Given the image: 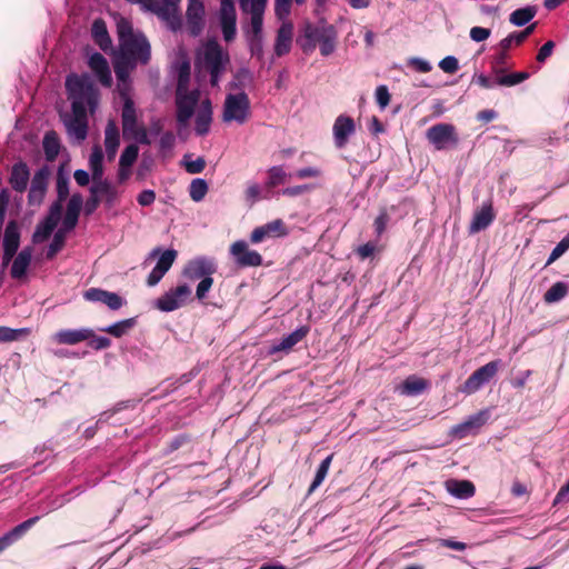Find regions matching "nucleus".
Returning <instances> with one entry per match:
<instances>
[{"instance_id": "nucleus-1", "label": "nucleus", "mask_w": 569, "mask_h": 569, "mask_svg": "<svg viewBox=\"0 0 569 569\" xmlns=\"http://www.w3.org/2000/svg\"><path fill=\"white\" fill-rule=\"evenodd\" d=\"M68 99L71 101V114H61L67 132L78 143L88 134L87 107L94 112L99 101V90L86 76L70 74L66 79Z\"/></svg>"}, {"instance_id": "nucleus-2", "label": "nucleus", "mask_w": 569, "mask_h": 569, "mask_svg": "<svg viewBox=\"0 0 569 569\" xmlns=\"http://www.w3.org/2000/svg\"><path fill=\"white\" fill-rule=\"evenodd\" d=\"M119 57L134 63L147 66L151 60V46L141 31H134L131 23L122 20L118 23Z\"/></svg>"}, {"instance_id": "nucleus-3", "label": "nucleus", "mask_w": 569, "mask_h": 569, "mask_svg": "<svg viewBox=\"0 0 569 569\" xmlns=\"http://www.w3.org/2000/svg\"><path fill=\"white\" fill-rule=\"evenodd\" d=\"M303 34L308 40V46H302L305 51L315 49L317 43H319L320 53L323 57L330 56L336 50L337 31L332 24L326 22L307 23Z\"/></svg>"}, {"instance_id": "nucleus-4", "label": "nucleus", "mask_w": 569, "mask_h": 569, "mask_svg": "<svg viewBox=\"0 0 569 569\" xmlns=\"http://www.w3.org/2000/svg\"><path fill=\"white\" fill-rule=\"evenodd\" d=\"M230 62L229 53L214 40L208 41L203 50V66L210 73V83L217 87L221 74Z\"/></svg>"}, {"instance_id": "nucleus-5", "label": "nucleus", "mask_w": 569, "mask_h": 569, "mask_svg": "<svg viewBox=\"0 0 569 569\" xmlns=\"http://www.w3.org/2000/svg\"><path fill=\"white\" fill-rule=\"evenodd\" d=\"M250 114V99L246 92L229 93L226 97L222 112V120L224 122L236 121L239 124H243Z\"/></svg>"}, {"instance_id": "nucleus-6", "label": "nucleus", "mask_w": 569, "mask_h": 569, "mask_svg": "<svg viewBox=\"0 0 569 569\" xmlns=\"http://www.w3.org/2000/svg\"><path fill=\"white\" fill-rule=\"evenodd\" d=\"M501 368V360H492L475 370L468 379L458 387V392L470 396L490 382Z\"/></svg>"}, {"instance_id": "nucleus-7", "label": "nucleus", "mask_w": 569, "mask_h": 569, "mask_svg": "<svg viewBox=\"0 0 569 569\" xmlns=\"http://www.w3.org/2000/svg\"><path fill=\"white\" fill-rule=\"evenodd\" d=\"M427 140L436 150L456 148L459 143V137L456 127L451 123H437L426 131Z\"/></svg>"}, {"instance_id": "nucleus-8", "label": "nucleus", "mask_w": 569, "mask_h": 569, "mask_svg": "<svg viewBox=\"0 0 569 569\" xmlns=\"http://www.w3.org/2000/svg\"><path fill=\"white\" fill-rule=\"evenodd\" d=\"M191 298V288L187 283L170 288L154 301V307L163 312L174 311Z\"/></svg>"}, {"instance_id": "nucleus-9", "label": "nucleus", "mask_w": 569, "mask_h": 569, "mask_svg": "<svg viewBox=\"0 0 569 569\" xmlns=\"http://www.w3.org/2000/svg\"><path fill=\"white\" fill-rule=\"evenodd\" d=\"M181 0H152L151 12L166 21L171 30L181 26L179 3Z\"/></svg>"}, {"instance_id": "nucleus-10", "label": "nucleus", "mask_w": 569, "mask_h": 569, "mask_svg": "<svg viewBox=\"0 0 569 569\" xmlns=\"http://www.w3.org/2000/svg\"><path fill=\"white\" fill-rule=\"evenodd\" d=\"M219 22L224 41H233L237 34V13L232 0L221 1L219 10Z\"/></svg>"}, {"instance_id": "nucleus-11", "label": "nucleus", "mask_w": 569, "mask_h": 569, "mask_svg": "<svg viewBox=\"0 0 569 569\" xmlns=\"http://www.w3.org/2000/svg\"><path fill=\"white\" fill-rule=\"evenodd\" d=\"M230 253L234 258L238 267H259L262 264V256L256 251L249 249L246 241L239 240L230 246Z\"/></svg>"}, {"instance_id": "nucleus-12", "label": "nucleus", "mask_w": 569, "mask_h": 569, "mask_svg": "<svg viewBox=\"0 0 569 569\" xmlns=\"http://www.w3.org/2000/svg\"><path fill=\"white\" fill-rule=\"evenodd\" d=\"M120 97L123 100V107L121 112L122 120V132L126 139L132 138L134 133L141 128L138 126L137 112L134 102L127 94L126 90L120 89Z\"/></svg>"}, {"instance_id": "nucleus-13", "label": "nucleus", "mask_w": 569, "mask_h": 569, "mask_svg": "<svg viewBox=\"0 0 569 569\" xmlns=\"http://www.w3.org/2000/svg\"><path fill=\"white\" fill-rule=\"evenodd\" d=\"M199 94L197 91L182 92L177 91L176 106H177V121L180 126H187L190 118L193 116L194 108L198 102Z\"/></svg>"}, {"instance_id": "nucleus-14", "label": "nucleus", "mask_w": 569, "mask_h": 569, "mask_svg": "<svg viewBox=\"0 0 569 569\" xmlns=\"http://www.w3.org/2000/svg\"><path fill=\"white\" fill-rule=\"evenodd\" d=\"M217 271V264L212 259L200 257L190 260L183 269V276L189 280H198L211 277Z\"/></svg>"}, {"instance_id": "nucleus-15", "label": "nucleus", "mask_w": 569, "mask_h": 569, "mask_svg": "<svg viewBox=\"0 0 569 569\" xmlns=\"http://www.w3.org/2000/svg\"><path fill=\"white\" fill-rule=\"evenodd\" d=\"M495 218L496 213L493 210L492 201H485L481 204V207L475 211L473 217L468 227V232L470 234H475L487 229L492 223Z\"/></svg>"}, {"instance_id": "nucleus-16", "label": "nucleus", "mask_w": 569, "mask_h": 569, "mask_svg": "<svg viewBox=\"0 0 569 569\" xmlns=\"http://www.w3.org/2000/svg\"><path fill=\"white\" fill-rule=\"evenodd\" d=\"M288 234V228L281 219H276L263 226L257 227L250 234L252 243L262 242L267 238H279Z\"/></svg>"}, {"instance_id": "nucleus-17", "label": "nucleus", "mask_w": 569, "mask_h": 569, "mask_svg": "<svg viewBox=\"0 0 569 569\" xmlns=\"http://www.w3.org/2000/svg\"><path fill=\"white\" fill-rule=\"evenodd\" d=\"M333 140L335 146L339 149L343 148L349 140V137L355 133L356 124L351 117L340 114L333 123Z\"/></svg>"}, {"instance_id": "nucleus-18", "label": "nucleus", "mask_w": 569, "mask_h": 569, "mask_svg": "<svg viewBox=\"0 0 569 569\" xmlns=\"http://www.w3.org/2000/svg\"><path fill=\"white\" fill-rule=\"evenodd\" d=\"M83 298L92 302H101L108 306L111 310H119L124 300L116 292L107 291L100 288H90L84 291Z\"/></svg>"}, {"instance_id": "nucleus-19", "label": "nucleus", "mask_w": 569, "mask_h": 569, "mask_svg": "<svg viewBox=\"0 0 569 569\" xmlns=\"http://www.w3.org/2000/svg\"><path fill=\"white\" fill-rule=\"evenodd\" d=\"M267 0H252L251 7L246 12L250 13V26L247 30V38L262 37L263 12Z\"/></svg>"}, {"instance_id": "nucleus-20", "label": "nucleus", "mask_w": 569, "mask_h": 569, "mask_svg": "<svg viewBox=\"0 0 569 569\" xmlns=\"http://www.w3.org/2000/svg\"><path fill=\"white\" fill-rule=\"evenodd\" d=\"M204 7L200 0H189L187 8V26L192 36H198L203 28Z\"/></svg>"}, {"instance_id": "nucleus-21", "label": "nucleus", "mask_w": 569, "mask_h": 569, "mask_svg": "<svg viewBox=\"0 0 569 569\" xmlns=\"http://www.w3.org/2000/svg\"><path fill=\"white\" fill-rule=\"evenodd\" d=\"M429 387V380L416 375H410L395 388V391L401 396L413 397L423 393Z\"/></svg>"}, {"instance_id": "nucleus-22", "label": "nucleus", "mask_w": 569, "mask_h": 569, "mask_svg": "<svg viewBox=\"0 0 569 569\" xmlns=\"http://www.w3.org/2000/svg\"><path fill=\"white\" fill-rule=\"evenodd\" d=\"M93 337V330L89 328L62 329L53 335V340L59 345L73 346Z\"/></svg>"}, {"instance_id": "nucleus-23", "label": "nucleus", "mask_w": 569, "mask_h": 569, "mask_svg": "<svg viewBox=\"0 0 569 569\" xmlns=\"http://www.w3.org/2000/svg\"><path fill=\"white\" fill-rule=\"evenodd\" d=\"M83 206V198L81 193H73L67 203L66 214L62 221L61 229L71 231L76 228L79 216Z\"/></svg>"}, {"instance_id": "nucleus-24", "label": "nucleus", "mask_w": 569, "mask_h": 569, "mask_svg": "<svg viewBox=\"0 0 569 569\" xmlns=\"http://www.w3.org/2000/svg\"><path fill=\"white\" fill-rule=\"evenodd\" d=\"M310 328L308 326H301L292 331L287 337L282 338L280 342L271 346L269 353L274 355L278 352H289L297 343L302 341L309 333Z\"/></svg>"}, {"instance_id": "nucleus-25", "label": "nucleus", "mask_w": 569, "mask_h": 569, "mask_svg": "<svg viewBox=\"0 0 569 569\" xmlns=\"http://www.w3.org/2000/svg\"><path fill=\"white\" fill-rule=\"evenodd\" d=\"M90 69L96 73L100 83L104 87H110L112 77L108 60L99 52H94L88 62Z\"/></svg>"}, {"instance_id": "nucleus-26", "label": "nucleus", "mask_w": 569, "mask_h": 569, "mask_svg": "<svg viewBox=\"0 0 569 569\" xmlns=\"http://www.w3.org/2000/svg\"><path fill=\"white\" fill-rule=\"evenodd\" d=\"M30 179V171L26 162L19 161L12 166L9 177V183L17 192H23L27 189Z\"/></svg>"}, {"instance_id": "nucleus-27", "label": "nucleus", "mask_w": 569, "mask_h": 569, "mask_svg": "<svg viewBox=\"0 0 569 569\" xmlns=\"http://www.w3.org/2000/svg\"><path fill=\"white\" fill-rule=\"evenodd\" d=\"M33 248L24 247L13 259L10 274L13 279H22L27 274V270L32 260Z\"/></svg>"}, {"instance_id": "nucleus-28", "label": "nucleus", "mask_w": 569, "mask_h": 569, "mask_svg": "<svg viewBox=\"0 0 569 569\" xmlns=\"http://www.w3.org/2000/svg\"><path fill=\"white\" fill-rule=\"evenodd\" d=\"M113 68H114L116 77L119 81L118 90L119 91H120V89L126 90L127 94L129 96V91H130L129 78H130V73L137 68V64L118 56L114 61Z\"/></svg>"}, {"instance_id": "nucleus-29", "label": "nucleus", "mask_w": 569, "mask_h": 569, "mask_svg": "<svg viewBox=\"0 0 569 569\" xmlns=\"http://www.w3.org/2000/svg\"><path fill=\"white\" fill-rule=\"evenodd\" d=\"M40 517H32L20 525L16 526L13 529L8 531L6 535L0 537V552L11 546L16 540L21 538L34 523L39 521Z\"/></svg>"}, {"instance_id": "nucleus-30", "label": "nucleus", "mask_w": 569, "mask_h": 569, "mask_svg": "<svg viewBox=\"0 0 569 569\" xmlns=\"http://www.w3.org/2000/svg\"><path fill=\"white\" fill-rule=\"evenodd\" d=\"M40 517H32L20 525L16 526L13 529L8 531L6 535L0 537V552L11 546L16 540L21 538L34 523L39 521Z\"/></svg>"}, {"instance_id": "nucleus-31", "label": "nucleus", "mask_w": 569, "mask_h": 569, "mask_svg": "<svg viewBox=\"0 0 569 569\" xmlns=\"http://www.w3.org/2000/svg\"><path fill=\"white\" fill-rule=\"evenodd\" d=\"M292 30L293 27L291 23H282L278 29L274 43V53L277 57L289 53L292 42Z\"/></svg>"}, {"instance_id": "nucleus-32", "label": "nucleus", "mask_w": 569, "mask_h": 569, "mask_svg": "<svg viewBox=\"0 0 569 569\" xmlns=\"http://www.w3.org/2000/svg\"><path fill=\"white\" fill-rule=\"evenodd\" d=\"M120 146L119 129L113 120H109L104 129V147L109 160H113Z\"/></svg>"}, {"instance_id": "nucleus-33", "label": "nucleus", "mask_w": 569, "mask_h": 569, "mask_svg": "<svg viewBox=\"0 0 569 569\" xmlns=\"http://www.w3.org/2000/svg\"><path fill=\"white\" fill-rule=\"evenodd\" d=\"M212 121V108L209 99L202 101L200 110L196 116L194 130L198 136H206L210 130Z\"/></svg>"}, {"instance_id": "nucleus-34", "label": "nucleus", "mask_w": 569, "mask_h": 569, "mask_svg": "<svg viewBox=\"0 0 569 569\" xmlns=\"http://www.w3.org/2000/svg\"><path fill=\"white\" fill-rule=\"evenodd\" d=\"M447 491L459 499H468L476 492L473 483L469 480L449 479L446 481Z\"/></svg>"}, {"instance_id": "nucleus-35", "label": "nucleus", "mask_w": 569, "mask_h": 569, "mask_svg": "<svg viewBox=\"0 0 569 569\" xmlns=\"http://www.w3.org/2000/svg\"><path fill=\"white\" fill-rule=\"evenodd\" d=\"M91 36L97 46L103 51L111 48L112 41L108 33L107 24L103 19H96L91 27Z\"/></svg>"}, {"instance_id": "nucleus-36", "label": "nucleus", "mask_w": 569, "mask_h": 569, "mask_svg": "<svg viewBox=\"0 0 569 569\" xmlns=\"http://www.w3.org/2000/svg\"><path fill=\"white\" fill-rule=\"evenodd\" d=\"M20 246V229L16 220L7 223L3 236V250L18 251Z\"/></svg>"}, {"instance_id": "nucleus-37", "label": "nucleus", "mask_w": 569, "mask_h": 569, "mask_svg": "<svg viewBox=\"0 0 569 569\" xmlns=\"http://www.w3.org/2000/svg\"><path fill=\"white\" fill-rule=\"evenodd\" d=\"M536 6H527L525 8H519L510 13L509 21L513 26L522 27L531 21L537 14Z\"/></svg>"}, {"instance_id": "nucleus-38", "label": "nucleus", "mask_w": 569, "mask_h": 569, "mask_svg": "<svg viewBox=\"0 0 569 569\" xmlns=\"http://www.w3.org/2000/svg\"><path fill=\"white\" fill-rule=\"evenodd\" d=\"M43 151L48 161H53L60 151V141L56 131H48L43 137Z\"/></svg>"}, {"instance_id": "nucleus-39", "label": "nucleus", "mask_w": 569, "mask_h": 569, "mask_svg": "<svg viewBox=\"0 0 569 569\" xmlns=\"http://www.w3.org/2000/svg\"><path fill=\"white\" fill-rule=\"evenodd\" d=\"M92 180H100L103 177V152L100 146H94L89 159Z\"/></svg>"}, {"instance_id": "nucleus-40", "label": "nucleus", "mask_w": 569, "mask_h": 569, "mask_svg": "<svg viewBox=\"0 0 569 569\" xmlns=\"http://www.w3.org/2000/svg\"><path fill=\"white\" fill-rule=\"evenodd\" d=\"M136 318H129L121 321H118L113 325H110L106 328L99 329L100 331L107 332L116 338H121L129 330H131L136 326Z\"/></svg>"}, {"instance_id": "nucleus-41", "label": "nucleus", "mask_w": 569, "mask_h": 569, "mask_svg": "<svg viewBox=\"0 0 569 569\" xmlns=\"http://www.w3.org/2000/svg\"><path fill=\"white\" fill-rule=\"evenodd\" d=\"M67 232L64 229L59 228L46 251V259L52 260L59 251H61L66 244Z\"/></svg>"}, {"instance_id": "nucleus-42", "label": "nucleus", "mask_w": 569, "mask_h": 569, "mask_svg": "<svg viewBox=\"0 0 569 569\" xmlns=\"http://www.w3.org/2000/svg\"><path fill=\"white\" fill-rule=\"evenodd\" d=\"M567 293L568 286L565 282L558 281L546 291L543 299L547 303H553L563 299Z\"/></svg>"}, {"instance_id": "nucleus-43", "label": "nucleus", "mask_w": 569, "mask_h": 569, "mask_svg": "<svg viewBox=\"0 0 569 569\" xmlns=\"http://www.w3.org/2000/svg\"><path fill=\"white\" fill-rule=\"evenodd\" d=\"M30 333L28 328L12 329L0 326V342H11L27 337Z\"/></svg>"}, {"instance_id": "nucleus-44", "label": "nucleus", "mask_w": 569, "mask_h": 569, "mask_svg": "<svg viewBox=\"0 0 569 569\" xmlns=\"http://www.w3.org/2000/svg\"><path fill=\"white\" fill-rule=\"evenodd\" d=\"M56 228H57V226H54L43 219L41 222H39L37 224V228L32 234L33 243H40V242L47 240L52 234V232L54 231Z\"/></svg>"}, {"instance_id": "nucleus-45", "label": "nucleus", "mask_w": 569, "mask_h": 569, "mask_svg": "<svg viewBox=\"0 0 569 569\" xmlns=\"http://www.w3.org/2000/svg\"><path fill=\"white\" fill-rule=\"evenodd\" d=\"M207 192L208 184L203 179L197 178L191 181L189 187V196L193 201H201L206 197Z\"/></svg>"}, {"instance_id": "nucleus-46", "label": "nucleus", "mask_w": 569, "mask_h": 569, "mask_svg": "<svg viewBox=\"0 0 569 569\" xmlns=\"http://www.w3.org/2000/svg\"><path fill=\"white\" fill-rule=\"evenodd\" d=\"M491 417L490 409H483L476 415L470 416L465 422L459 423L457 427H482L488 423Z\"/></svg>"}, {"instance_id": "nucleus-47", "label": "nucleus", "mask_w": 569, "mask_h": 569, "mask_svg": "<svg viewBox=\"0 0 569 569\" xmlns=\"http://www.w3.org/2000/svg\"><path fill=\"white\" fill-rule=\"evenodd\" d=\"M332 458H333V455H329L326 459L322 460V462L320 463V466L316 472L315 479L309 488V492L315 491L322 483V481L327 477Z\"/></svg>"}, {"instance_id": "nucleus-48", "label": "nucleus", "mask_w": 569, "mask_h": 569, "mask_svg": "<svg viewBox=\"0 0 569 569\" xmlns=\"http://www.w3.org/2000/svg\"><path fill=\"white\" fill-rule=\"evenodd\" d=\"M288 174L280 166H274L268 170V188H274L286 182Z\"/></svg>"}, {"instance_id": "nucleus-49", "label": "nucleus", "mask_w": 569, "mask_h": 569, "mask_svg": "<svg viewBox=\"0 0 569 569\" xmlns=\"http://www.w3.org/2000/svg\"><path fill=\"white\" fill-rule=\"evenodd\" d=\"M69 197V178L63 173L62 168L57 173V200L64 202Z\"/></svg>"}, {"instance_id": "nucleus-50", "label": "nucleus", "mask_w": 569, "mask_h": 569, "mask_svg": "<svg viewBox=\"0 0 569 569\" xmlns=\"http://www.w3.org/2000/svg\"><path fill=\"white\" fill-rule=\"evenodd\" d=\"M139 154V148L137 144L131 143L124 148L120 156L119 166L120 167H132L136 162Z\"/></svg>"}, {"instance_id": "nucleus-51", "label": "nucleus", "mask_w": 569, "mask_h": 569, "mask_svg": "<svg viewBox=\"0 0 569 569\" xmlns=\"http://www.w3.org/2000/svg\"><path fill=\"white\" fill-rule=\"evenodd\" d=\"M50 176V170L47 166L40 168L33 176L31 180V188L47 191L48 187V178Z\"/></svg>"}, {"instance_id": "nucleus-52", "label": "nucleus", "mask_w": 569, "mask_h": 569, "mask_svg": "<svg viewBox=\"0 0 569 569\" xmlns=\"http://www.w3.org/2000/svg\"><path fill=\"white\" fill-rule=\"evenodd\" d=\"M177 256H178L177 250L167 249L159 257L156 267L159 270H162L164 273H167L170 270V268L172 267L174 260L177 259Z\"/></svg>"}, {"instance_id": "nucleus-53", "label": "nucleus", "mask_w": 569, "mask_h": 569, "mask_svg": "<svg viewBox=\"0 0 569 569\" xmlns=\"http://www.w3.org/2000/svg\"><path fill=\"white\" fill-rule=\"evenodd\" d=\"M569 249V233L566 234L552 249L547 262L546 267L553 263L557 259H559L567 250Z\"/></svg>"}, {"instance_id": "nucleus-54", "label": "nucleus", "mask_w": 569, "mask_h": 569, "mask_svg": "<svg viewBox=\"0 0 569 569\" xmlns=\"http://www.w3.org/2000/svg\"><path fill=\"white\" fill-rule=\"evenodd\" d=\"M389 221H390V216H389L387 209L382 208L373 222L375 231H376V234L378 238H380L382 236V233L386 231Z\"/></svg>"}, {"instance_id": "nucleus-55", "label": "nucleus", "mask_w": 569, "mask_h": 569, "mask_svg": "<svg viewBox=\"0 0 569 569\" xmlns=\"http://www.w3.org/2000/svg\"><path fill=\"white\" fill-rule=\"evenodd\" d=\"M62 209H63V202L56 200L50 206L49 212L46 216L44 220L50 222V223H52V224H54V226H58V223H59V221L61 219Z\"/></svg>"}, {"instance_id": "nucleus-56", "label": "nucleus", "mask_w": 569, "mask_h": 569, "mask_svg": "<svg viewBox=\"0 0 569 569\" xmlns=\"http://www.w3.org/2000/svg\"><path fill=\"white\" fill-rule=\"evenodd\" d=\"M114 186H112V183L107 180V179H103L101 178L100 180H92V186L90 187V193L91 194H97L100 197L101 196H104L107 192L111 191V189L113 188Z\"/></svg>"}, {"instance_id": "nucleus-57", "label": "nucleus", "mask_w": 569, "mask_h": 569, "mask_svg": "<svg viewBox=\"0 0 569 569\" xmlns=\"http://www.w3.org/2000/svg\"><path fill=\"white\" fill-rule=\"evenodd\" d=\"M213 286V279L212 277H204L201 279V281L198 283L196 289V298L199 301H203L210 291V289Z\"/></svg>"}, {"instance_id": "nucleus-58", "label": "nucleus", "mask_w": 569, "mask_h": 569, "mask_svg": "<svg viewBox=\"0 0 569 569\" xmlns=\"http://www.w3.org/2000/svg\"><path fill=\"white\" fill-rule=\"evenodd\" d=\"M439 68L446 73L453 74L459 69V61L453 56H447L439 62Z\"/></svg>"}, {"instance_id": "nucleus-59", "label": "nucleus", "mask_w": 569, "mask_h": 569, "mask_svg": "<svg viewBox=\"0 0 569 569\" xmlns=\"http://www.w3.org/2000/svg\"><path fill=\"white\" fill-rule=\"evenodd\" d=\"M291 1L292 0H274V13L278 19H286L291 10Z\"/></svg>"}, {"instance_id": "nucleus-60", "label": "nucleus", "mask_w": 569, "mask_h": 569, "mask_svg": "<svg viewBox=\"0 0 569 569\" xmlns=\"http://www.w3.org/2000/svg\"><path fill=\"white\" fill-rule=\"evenodd\" d=\"M556 43L552 40L547 41L538 51L536 60L539 63H545L548 58L551 57Z\"/></svg>"}, {"instance_id": "nucleus-61", "label": "nucleus", "mask_w": 569, "mask_h": 569, "mask_svg": "<svg viewBox=\"0 0 569 569\" xmlns=\"http://www.w3.org/2000/svg\"><path fill=\"white\" fill-rule=\"evenodd\" d=\"M376 99H377V103L379 104V107L381 109H385L389 104L391 96L389 93L387 86L381 84V86L377 87Z\"/></svg>"}, {"instance_id": "nucleus-62", "label": "nucleus", "mask_w": 569, "mask_h": 569, "mask_svg": "<svg viewBox=\"0 0 569 569\" xmlns=\"http://www.w3.org/2000/svg\"><path fill=\"white\" fill-rule=\"evenodd\" d=\"M88 346L94 350H102L111 346V340L107 337H98L93 333V337L88 339Z\"/></svg>"}, {"instance_id": "nucleus-63", "label": "nucleus", "mask_w": 569, "mask_h": 569, "mask_svg": "<svg viewBox=\"0 0 569 569\" xmlns=\"http://www.w3.org/2000/svg\"><path fill=\"white\" fill-rule=\"evenodd\" d=\"M186 171L191 174L200 173L206 168V161L202 157L184 163Z\"/></svg>"}, {"instance_id": "nucleus-64", "label": "nucleus", "mask_w": 569, "mask_h": 569, "mask_svg": "<svg viewBox=\"0 0 569 569\" xmlns=\"http://www.w3.org/2000/svg\"><path fill=\"white\" fill-rule=\"evenodd\" d=\"M490 29L482 27H473L470 30V38L476 42H481L487 40L490 37Z\"/></svg>"}]
</instances>
